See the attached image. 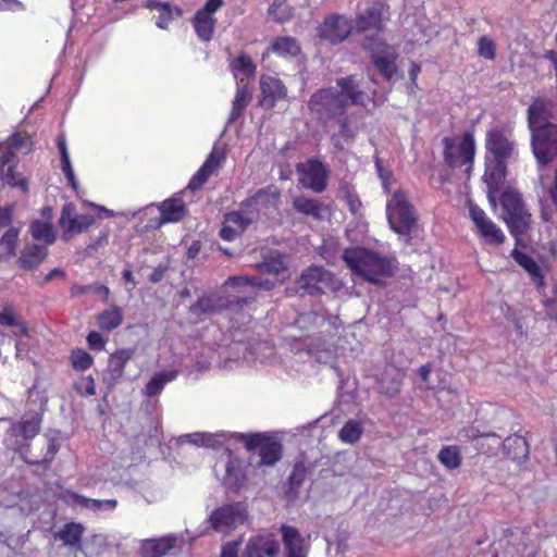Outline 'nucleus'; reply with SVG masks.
<instances>
[{"label":"nucleus","instance_id":"nucleus-27","mask_svg":"<svg viewBox=\"0 0 557 557\" xmlns=\"http://www.w3.org/2000/svg\"><path fill=\"white\" fill-rule=\"evenodd\" d=\"M84 533V527L77 522H69L62 529L54 533V539L60 540L64 546L81 550V542Z\"/></svg>","mask_w":557,"mask_h":557},{"label":"nucleus","instance_id":"nucleus-21","mask_svg":"<svg viewBox=\"0 0 557 557\" xmlns=\"http://www.w3.org/2000/svg\"><path fill=\"white\" fill-rule=\"evenodd\" d=\"M225 158V151L222 148L214 147L203 165L191 177L188 188L197 190L203 186L209 177L219 169Z\"/></svg>","mask_w":557,"mask_h":557},{"label":"nucleus","instance_id":"nucleus-54","mask_svg":"<svg viewBox=\"0 0 557 557\" xmlns=\"http://www.w3.org/2000/svg\"><path fill=\"white\" fill-rule=\"evenodd\" d=\"M478 53L487 60H494L496 55L494 41L486 36L480 37L478 41Z\"/></svg>","mask_w":557,"mask_h":557},{"label":"nucleus","instance_id":"nucleus-42","mask_svg":"<svg viewBox=\"0 0 557 557\" xmlns=\"http://www.w3.org/2000/svg\"><path fill=\"white\" fill-rule=\"evenodd\" d=\"M363 433L362 424L357 420H348L338 432V437L347 444L357 443Z\"/></svg>","mask_w":557,"mask_h":557},{"label":"nucleus","instance_id":"nucleus-53","mask_svg":"<svg viewBox=\"0 0 557 557\" xmlns=\"http://www.w3.org/2000/svg\"><path fill=\"white\" fill-rule=\"evenodd\" d=\"M73 368L76 370H86L92 363V357L84 350H75L71 356Z\"/></svg>","mask_w":557,"mask_h":557},{"label":"nucleus","instance_id":"nucleus-20","mask_svg":"<svg viewBox=\"0 0 557 557\" xmlns=\"http://www.w3.org/2000/svg\"><path fill=\"white\" fill-rule=\"evenodd\" d=\"M280 543L271 534L251 537L245 548V557H277Z\"/></svg>","mask_w":557,"mask_h":557},{"label":"nucleus","instance_id":"nucleus-30","mask_svg":"<svg viewBox=\"0 0 557 557\" xmlns=\"http://www.w3.org/2000/svg\"><path fill=\"white\" fill-rule=\"evenodd\" d=\"M293 208L307 216H311L314 220H322L324 206L322 202L315 199L308 198L306 196H297L293 199Z\"/></svg>","mask_w":557,"mask_h":557},{"label":"nucleus","instance_id":"nucleus-2","mask_svg":"<svg viewBox=\"0 0 557 557\" xmlns=\"http://www.w3.org/2000/svg\"><path fill=\"white\" fill-rule=\"evenodd\" d=\"M342 259L354 276L374 285H382L395 272L391 259L360 246L344 249Z\"/></svg>","mask_w":557,"mask_h":557},{"label":"nucleus","instance_id":"nucleus-49","mask_svg":"<svg viewBox=\"0 0 557 557\" xmlns=\"http://www.w3.org/2000/svg\"><path fill=\"white\" fill-rule=\"evenodd\" d=\"M268 13L280 23H284L293 16V10L286 4V0H273Z\"/></svg>","mask_w":557,"mask_h":557},{"label":"nucleus","instance_id":"nucleus-40","mask_svg":"<svg viewBox=\"0 0 557 557\" xmlns=\"http://www.w3.org/2000/svg\"><path fill=\"white\" fill-rule=\"evenodd\" d=\"M270 49L282 57H295L300 52V46L293 37H278L274 39Z\"/></svg>","mask_w":557,"mask_h":557},{"label":"nucleus","instance_id":"nucleus-12","mask_svg":"<svg viewBox=\"0 0 557 557\" xmlns=\"http://www.w3.org/2000/svg\"><path fill=\"white\" fill-rule=\"evenodd\" d=\"M352 32V21L342 14L326 16L319 26V36L332 44L343 42Z\"/></svg>","mask_w":557,"mask_h":557},{"label":"nucleus","instance_id":"nucleus-47","mask_svg":"<svg viewBox=\"0 0 557 557\" xmlns=\"http://www.w3.org/2000/svg\"><path fill=\"white\" fill-rule=\"evenodd\" d=\"M307 478V468L304 463H296L293 468L292 473L288 478V494H293L296 496L298 494V488L302 485Z\"/></svg>","mask_w":557,"mask_h":557},{"label":"nucleus","instance_id":"nucleus-36","mask_svg":"<svg viewBox=\"0 0 557 557\" xmlns=\"http://www.w3.org/2000/svg\"><path fill=\"white\" fill-rule=\"evenodd\" d=\"M512 257L531 275L533 282L537 284L539 287L543 286V276L540 268L531 257L517 249L512 250Z\"/></svg>","mask_w":557,"mask_h":557},{"label":"nucleus","instance_id":"nucleus-28","mask_svg":"<svg viewBox=\"0 0 557 557\" xmlns=\"http://www.w3.org/2000/svg\"><path fill=\"white\" fill-rule=\"evenodd\" d=\"M175 536L146 540L141 544V555L143 557H163L175 546Z\"/></svg>","mask_w":557,"mask_h":557},{"label":"nucleus","instance_id":"nucleus-39","mask_svg":"<svg viewBox=\"0 0 557 557\" xmlns=\"http://www.w3.org/2000/svg\"><path fill=\"white\" fill-rule=\"evenodd\" d=\"M176 376L177 371L175 370L156 373L145 386V395L149 397L158 395L162 391L165 383L175 380Z\"/></svg>","mask_w":557,"mask_h":557},{"label":"nucleus","instance_id":"nucleus-61","mask_svg":"<svg viewBox=\"0 0 557 557\" xmlns=\"http://www.w3.org/2000/svg\"><path fill=\"white\" fill-rule=\"evenodd\" d=\"M87 342L90 348L97 350L103 349L106 344L102 335L96 331H92L87 335Z\"/></svg>","mask_w":557,"mask_h":557},{"label":"nucleus","instance_id":"nucleus-51","mask_svg":"<svg viewBox=\"0 0 557 557\" xmlns=\"http://www.w3.org/2000/svg\"><path fill=\"white\" fill-rule=\"evenodd\" d=\"M181 442L206 447H214L219 443L214 435L208 433L186 434L181 437Z\"/></svg>","mask_w":557,"mask_h":557},{"label":"nucleus","instance_id":"nucleus-60","mask_svg":"<svg viewBox=\"0 0 557 557\" xmlns=\"http://www.w3.org/2000/svg\"><path fill=\"white\" fill-rule=\"evenodd\" d=\"M468 205L470 216L474 222L475 226L478 227L479 225L484 223L487 220V218L485 216L484 211L480 207H478L471 201H469Z\"/></svg>","mask_w":557,"mask_h":557},{"label":"nucleus","instance_id":"nucleus-62","mask_svg":"<svg viewBox=\"0 0 557 557\" xmlns=\"http://www.w3.org/2000/svg\"><path fill=\"white\" fill-rule=\"evenodd\" d=\"M240 541L228 542L223 545L221 550V557H238V547Z\"/></svg>","mask_w":557,"mask_h":557},{"label":"nucleus","instance_id":"nucleus-46","mask_svg":"<svg viewBox=\"0 0 557 557\" xmlns=\"http://www.w3.org/2000/svg\"><path fill=\"white\" fill-rule=\"evenodd\" d=\"M231 69L235 76H237V73H242L248 77L253 76L257 70L252 59L246 53H240L231 62Z\"/></svg>","mask_w":557,"mask_h":557},{"label":"nucleus","instance_id":"nucleus-23","mask_svg":"<svg viewBox=\"0 0 557 557\" xmlns=\"http://www.w3.org/2000/svg\"><path fill=\"white\" fill-rule=\"evenodd\" d=\"M552 102L545 98H534L528 109V125L530 132L549 125L548 119L552 111Z\"/></svg>","mask_w":557,"mask_h":557},{"label":"nucleus","instance_id":"nucleus-43","mask_svg":"<svg viewBox=\"0 0 557 557\" xmlns=\"http://www.w3.org/2000/svg\"><path fill=\"white\" fill-rule=\"evenodd\" d=\"M72 499L74 504L91 510L114 509L117 505L115 499L99 500L87 498L78 494H73Z\"/></svg>","mask_w":557,"mask_h":557},{"label":"nucleus","instance_id":"nucleus-4","mask_svg":"<svg viewBox=\"0 0 557 557\" xmlns=\"http://www.w3.org/2000/svg\"><path fill=\"white\" fill-rule=\"evenodd\" d=\"M297 293L301 296H318L326 292H336L343 284L331 271L323 267L311 265L304 270L296 281Z\"/></svg>","mask_w":557,"mask_h":557},{"label":"nucleus","instance_id":"nucleus-18","mask_svg":"<svg viewBox=\"0 0 557 557\" xmlns=\"http://www.w3.org/2000/svg\"><path fill=\"white\" fill-rule=\"evenodd\" d=\"M404 372L394 364H387L376 376V389L386 397H394L400 392Z\"/></svg>","mask_w":557,"mask_h":557},{"label":"nucleus","instance_id":"nucleus-11","mask_svg":"<svg viewBox=\"0 0 557 557\" xmlns=\"http://www.w3.org/2000/svg\"><path fill=\"white\" fill-rule=\"evenodd\" d=\"M280 200V191L276 188H261L255 195L244 200L240 205V213L245 216H252L253 223L261 213H267L270 209H275Z\"/></svg>","mask_w":557,"mask_h":557},{"label":"nucleus","instance_id":"nucleus-6","mask_svg":"<svg viewBox=\"0 0 557 557\" xmlns=\"http://www.w3.org/2000/svg\"><path fill=\"white\" fill-rule=\"evenodd\" d=\"M500 203L511 234L516 237L524 234L530 226L531 214L525 209L521 195L513 189H506L502 194Z\"/></svg>","mask_w":557,"mask_h":557},{"label":"nucleus","instance_id":"nucleus-63","mask_svg":"<svg viewBox=\"0 0 557 557\" xmlns=\"http://www.w3.org/2000/svg\"><path fill=\"white\" fill-rule=\"evenodd\" d=\"M12 222V208L0 207V228L10 226Z\"/></svg>","mask_w":557,"mask_h":557},{"label":"nucleus","instance_id":"nucleus-13","mask_svg":"<svg viewBox=\"0 0 557 557\" xmlns=\"http://www.w3.org/2000/svg\"><path fill=\"white\" fill-rule=\"evenodd\" d=\"M245 447L248 450L259 448L260 465L273 466L277 462L282 455V445L270 437L262 434L242 435Z\"/></svg>","mask_w":557,"mask_h":557},{"label":"nucleus","instance_id":"nucleus-15","mask_svg":"<svg viewBox=\"0 0 557 557\" xmlns=\"http://www.w3.org/2000/svg\"><path fill=\"white\" fill-rule=\"evenodd\" d=\"M296 170L300 173V184L315 193H322L326 188V170L318 160H309L298 163Z\"/></svg>","mask_w":557,"mask_h":557},{"label":"nucleus","instance_id":"nucleus-50","mask_svg":"<svg viewBox=\"0 0 557 557\" xmlns=\"http://www.w3.org/2000/svg\"><path fill=\"white\" fill-rule=\"evenodd\" d=\"M216 300L211 296H202L197 302L190 306V312L197 315L213 313L219 310Z\"/></svg>","mask_w":557,"mask_h":557},{"label":"nucleus","instance_id":"nucleus-16","mask_svg":"<svg viewBox=\"0 0 557 557\" xmlns=\"http://www.w3.org/2000/svg\"><path fill=\"white\" fill-rule=\"evenodd\" d=\"M382 16L383 5L381 3H374L356 15L352 22L354 30L359 34L374 32L375 35H377L384 29Z\"/></svg>","mask_w":557,"mask_h":557},{"label":"nucleus","instance_id":"nucleus-58","mask_svg":"<svg viewBox=\"0 0 557 557\" xmlns=\"http://www.w3.org/2000/svg\"><path fill=\"white\" fill-rule=\"evenodd\" d=\"M0 324L8 325V326H20L22 334L27 333L26 326L23 324H20L18 321L15 319V317L9 310H4V311L0 312Z\"/></svg>","mask_w":557,"mask_h":557},{"label":"nucleus","instance_id":"nucleus-10","mask_svg":"<svg viewBox=\"0 0 557 557\" xmlns=\"http://www.w3.org/2000/svg\"><path fill=\"white\" fill-rule=\"evenodd\" d=\"M486 158L507 162L516 154V144L511 134L505 128H492L486 133Z\"/></svg>","mask_w":557,"mask_h":557},{"label":"nucleus","instance_id":"nucleus-31","mask_svg":"<svg viewBox=\"0 0 557 557\" xmlns=\"http://www.w3.org/2000/svg\"><path fill=\"white\" fill-rule=\"evenodd\" d=\"M41 417L38 413L25 416L20 422L13 424L12 433L25 440L33 438L40 430Z\"/></svg>","mask_w":557,"mask_h":557},{"label":"nucleus","instance_id":"nucleus-8","mask_svg":"<svg viewBox=\"0 0 557 557\" xmlns=\"http://www.w3.org/2000/svg\"><path fill=\"white\" fill-rule=\"evenodd\" d=\"M444 158L449 166L468 165L465 170L470 175L475 153L474 137L471 133H466L461 140L455 138H444Z\"/></svg>","mask_w":557,"mask_h":557},{"label":"nucleus","instance_id":"nucleus-19","mask_svg":"<svg viewBox=\"0 0 557 557\" xmlns=\"http://www.w3.org/2000/svg\"><path fill=\"white\" fill-rule=\"evenodd\" d=\"M260 89L262 99L259 104L267 109H272L275 103L287 96V88L283 82L273 76L262 75L260 77Z\"/></svg>","mask_w":557,"mask_h":557},{"label":"nucleus","instance_id":"nucleus-37","mask_svg":"<svg viewBox=\"0 0 557 557\" xmlns=\"http://www.w3.org/2000/svg\"><path fill=\"white\" fill-rule=\"evenodd\" d=\"M223 483L227 490L238 492L245 483V475L240 467L234 461H228L225 468Z\"/></svg>","mask_w":557,"mask_h":557},{"label":"nucleus","instance_id":"nucleus-59","mask_svg":"<svg viewBox=\"0 0 557 557\" xmlns=\"http://www.w3.org/2000/svg\"><path fill=\"white\" fill-rule=\"evenodd\" d=\"M375 165H376V170H377L379 176L382 181L384 189L389 190L393 185V181H394L393 173L388 170H385L381 165V162L379 159H376Z\"/></svg>","mask_w":557,"mask_h":557},{"label":"nucleus","instance_id":"nucleus-24","mask_svg":"<svg viewBox=\"0 0 557 557\" xmlns=\"http://www.w3.org/2000/svg\"><path fill=\"white\" fill-rule=\"evenodd\" d=\"M48 248L39 244H28L20 252L17 265L24 271H34L47 259Z\"/></svg>","mask_w":557,"mask_h":557},{"label":"nucleus","instance_id":"nucleus-64","mask_svg":"<svg viewBox=\"0 0 557 557\" xmlns=\"http://www.w3.org/2000/svg\"><path fill=\"white\" fill-rule=\"evenodd\" d=\"M94 289H95V284H90V285L74 284L71 287L70 292H71L72 296H81V295L92 293Z\"/></svg>","mask_w":557,"mask_h":557},{"label":"nucleus","instance_id":"nucleus-52","mask_svg":"<svg viewBox=\"0 0 557 557\" xmlns=\"http://www.w3.org/2000/svg\"><path fill=\"white\" fill-rule=\"evenodd\" d=\"M8 145L10 149L14 150H25V152H29L33 147L32 138L27 135H22L21 133H14L8 140Z\"/></svg>","mask_w":557,"mask_h":557},{"label":"nucleus","instance_id":"nucleus-48","mask_svg":"<svg viewBox=\"0 0 557 557\" xmlns=\"http://www.w3.org/2000/svg\"><path fill=\"white\" fill-rule=\"evenodd\" d=\"M151 10H158L159 16L157 18V25L160 28H166L169 23L173 18L172 9L169 3H161L157 0H150L147 5Z\"/></svg>","mask_w":557,"mask_h":557},{"label":"nucleus","instance_id":"nucleus-25","mask_svg":"<svg viewBox=\"0 0 557 557\" xmlns=\"http://www.w3.org/2000/svg\"><path fill=\"white\" fill-rule=\"evenodd\" d=\"M133 356L134 350L129 348L119 349L112 354L109 358L103 380L110 385L116 383L123 375L124 368Z\"/></svg>","mask_w":557,"mask_h":557},{"label":"nucleus","instance_id":"nucleus-34","mask_svg":"<svg viewBox=\"0 0 557 557\" xmlns=\"http://www.w3.org/2000/svg\"><path fill=\"white\" fill-rule=\"evenodd\" d=\"M32 237L37 242H42L44 245L48 248V246L52 245L55 242V232L50 223L45 221H34L29 227Z\"/></svg>","mask_w":557,"mask_h":557},{"label":"nucleus","instance_id":"nucleus-29","mask_svg":"<svg viewBox=\"0 0 557 557\" xmlns=\"http://www.w3.org/2000/svg\"><path fill=\"white\" fill-rule=\"evenodd\" d=\"M504 453L515 461L525 460L529 456V445L524 437L510 435L503 442Z\"/></svg>","mask_w":557,"mask_h":557},{"label":"nucleus","instance_id":"nucleus-32","mask_svg":"<svg viewBox=\"0 0 557 557\" xmlns=\"http://www.w3.org/2000/svg\"><path fill=\"white\" fill-rule=\"evenodd\" d=\"M252 100V89L248 84H244L238 87L233 101L232 111L228 117V124L234 123L238 117L242 116L246 107Z\"/></svg>","mask_w":557,"mask_h":557},{"label":"nucleus","instance_id":"nucleus-55","mask_svg":"<svg viewBox=\"0 0 557 557\" xmlns=\"http://www.w3.org/2000/svg\"><path fill=\"white\" fill-rule=\"evenodd\" d=\"M15 164H11L7 169L5 184L12 187H21L24 193L27 191V182L24 177L14 171Z\"/></svg>","mask_w":557,"mask_h":557},{"label":"nucleus","instance_id":"nucleus-44","mask_svg":"<svg viewBox=\"0 0 557 557\" xmlns=\"http://www.w3.org/2000/svg\"><path fill=\"white\" fill-rule=\"evenodd\" d=\"M440 462L447 469L453 470L461 465V455L457 446H445L438 453Z\"/></svg>","mask_w":557,"mask_h":557},{"label":"nucleus","instance_id":"nucleus-1","mask_svg":"<svg viewBox=\"0 0 557 557\" xmlns=\"http://www.w3.org/2000/svg\"><path fill=\"white\" fill-rule=\"evenodd\" d=\"M364 94L360 90L354 76L337 79L336 87L315 91L309 102V109L321 119L332 120L344 116L348 106L364 103Z\"/></svg>","mask_w":557,"mask_h":557},{"label":"nucleus","instance_id":"nucleus-5","mask_svg":"<svg viewBox=\"0 0 557 557\" xmlns=\"http://www.w3.org/2000/svg\"><path fill=\"white\" fill-rule=\"evenodd\" d=\"M361 47L371 53L374 65L384 78L387 81L395 78L397 74L395 61L398 54L392 46L377 36H364L361 40Z\"/></svg>","mask_w":557,"mask_h":557},{"label":"nucleus","instance_id":"nucleus-35","mask_svg":"<svg viewBox=\"0 0 557 557\" xmlns=\"http://www.w3.org/2000/svg\"><path fill=\"white\" fill-rule=\"evenodd\" d=\"M215 20L211 14L197 12L194 17V27L200 39L209 41L212 38Z\"/></svg>","mask_w":557,"mask_h":557},{"label":"nucleus","instance_id":"nucleus-26","mask_svg":"<svg viewBox=\"0 0 557 557\" xmlns=\"http://www.w3.org/2000/svg\"><path fill=\"white\" fill-rule=\"evenodd\" d=\"M251 218L245 216L240 211L226 213L220 236L225 240L235 239L251 224Z\"/></svg>","mask_w":557,"mask_h":557},{"label":"nucleus","instance_id":"nucleus-41","mask_svg":"<svg viewBox=\"0 0 557 557\" xmlns=\"http://www.w3.org/2000/svg\"><path fill=\"white\" fill-rule=\"evenodd\" d=\"M123 315L117 307L104 310L98 317V325L104 331H112L122 324Z\"/></svg>","mask_w":557,"mask_h":557},{"label":"nucleus","instance_id":"nucleus-17","mask_svg":"<svg viewBox=\"0 0 557 557\" xmlns=\"http://www.w3.org/2000/svg\"><path fill=\"white\" fill-rule=\"evenodd\" d=\"M506 175L507 162L486 158L483 180L488 188V200L493 205H495L496 196L506 180Z\"/></svg>","mask_w":557,"mask_h":557},{"label":"nucleus","instance_id":"nucleus-7","mask_svg":"<svg viewBox=\"0 0 557 557\" xmlns=\"http://www.w3.org/2000/svg\"><path fill=\"white\" fill-rule=\"evenodd\" d=\"M248 518L247 507L243 503L225 504L215 508L209 516V524L215 532L228 534Z\"/></svg>","mask_w":557,"mask_h":557},{"label":"nucleus","instance_id":"nucleus-56","mask_svg":"<svg viewBox=\"0 0 557 557\" xmlns=\"http://www.w3.org/2000/svg\"><path fill=\"white\" fill-rule=\"evenodd\" d=\"M57 451H58V447L55 445V442H54V440L50 438V440H47V451H46L45 456L42 457V459H38V458L32 459V458H28L27 456H25L24 458L27 462L33 463V465L48 466L52 461Z\"/></svg>","mask_w":557,"mask_h":557},{"label":"nucleus","instance_id":"nucleus-45","mask_svg":"<svg viewBox=\"0 0 557 557\" xmlns=\"http://www.w3.org/2000/svg\"><path fill=\"white\" fill-rule=\"evenodd\" d=\"M476 228L481 236L490 244L499 245L505 240V236L500 228H498L496 224L488 219Z\"/></svg>","mask_w":557,"mask_h":557},{"label":"nucleus","instance_id":"nucleus-9","mask_svg":"<svg viewBox=\"0 0 557 557\" xmlns=\"http://www.w3.org/2000/svg\"><path fill=\"white\" fill-rule=\"evenodd\" d=\"M531 147L540 165L553 162L557 157V125L549 124L531 132Z\"/></svg>","mask_w":557,"mask_h":557},{"label":"nucleus","instance_id":"nucleus-57","mask_svg":"<svg viewBox=\"0 0 557 557\" xmlns=\"http://www.w3.org/2000/svg\"><path fill=\"white\" fill-rule=\"evenodd\" d=\"M265 272L272 274H278L285 270L286 265L282 257H277L262 264Z\"/></svg>","mask_w":557,"mask_h":557},{"label":"nucleus","instance_id":"nucleus-22","mask_svg":"<svg viewBox=\"0 0 557 557\" xmlns=\"http://www.w3.org/2000/svg\"><path fill=\"white\" fill-rule=\"evenodd\" d=\"M281 533L286 557H307L308 544L296 528L283 524Z\"/></svg>","mask_w":557,"mask_h":557},{"label":"nucleus","instance_id":"nucleus-38","mask_svg":"<svg viewBox=\"0 0 557 557\" xmlns=\"http://www.w3.org/2000/svg\"><path fill=\"white\" fill-rule=\"evenodd\" d=\"M18 234V227L10 226L2 235L0 238V260H8L15 255Z\"/></svg>","mask_w":557,"mask_h":557},{"label":"nucleus","instance_id":"nucleus-33","mask_svg":"<svg viewBox=\"0 0 557 557\" xmlns=\"http://www.w3.org/2000/svg\"><path fill=\"white\" fill-rule=\"evenodd\" d=\"M161 222H177L185 215V205L182 199L164 200L160 206Z\"/></svg>","mask_w":557,"mask_h":557},{"label":"nucleus","instance_id":"nucleus-14","mask_svg":"<svg viewBox=\"0 0 557 557\" xmlns=\"http://www.w3.org/2000/svg\"><path fill=\"white\" fill-rule=\"evenodd\" d=\"M94 222L92 215L76 214L75 207L72 203L65 205L59 219V224L63 230V239L70 240L73 234H81L87 231Z\"/></svg>","mask_w":557,"mask_h":557},{"label":"nucleus","instance_id":"nucleus-3","mask_svg":"<svg viewBox=\"0 0 557 557\" xmlns=\"http://www.w3.org/2000/svg\"><path fill=\"white\" fill-rule=\"evenodd\" d=\"M391 228L399 235H409L418 223V214L403 189L393 193L386 205Z\"/></svg>","mask_w":557,"mask_h":557}]
</instances>
